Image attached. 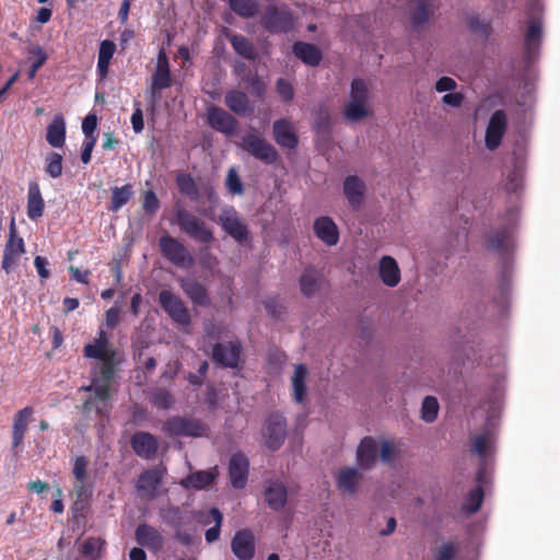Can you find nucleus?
Returning a JSON list of instances; mask_svg holds the SVG:
<instances>
[{
    "mask_svg": "<svg viewBox=\"0 0 560 560\" xmlns=\"http://www.w3.org/2000/svg\"><path fill=\"white\" fill-rule=\"evenodd\" d=\"M73 490L77 499L90 500L93 493L92 485L88 481H75Z\"/></svg>",
    "mask_w": 560,
    "mask_h": 560,
    "instance_id": "338daca9",
    "label": "nucleus"
},
{
    "mask_svg": "<svg viewBox=\"0 0 560 560\" xmlns=\"http://www.w3.org/2000/svg\"><path fill=\"white\" fill-rule=\"evenodd\" d=\"M177 189L187 196L191 201L200 199V192L194 178L189 174H179L176 177Z\"/></svg>",
    "mask_w": 560,
    "mask_h": 560,
    "instance_id": "37998d69",
    "label": "nucleus"
},
{
    "mask_svg": "<svg viewBox=\"0 0 560 560\" xmlns=\"http://www.w3.org/2000/svg\"><path fill=\"white\" fill-rule=\"evenodd\" d=\"M89 460L85 456H77L73 464L72 474L75 481H88Z\"/></svg>",
    "mask_w": 560,
    "mask_h": 560,
    "instance_id": "680f3d73",
    "label": "nucleus"
},
{
    "mask_svg": "<svg viewBox=\"0 0 560 560\" xmlns=\"http://www.w3.org/2000/svg\"><path fill=\"white\" fill-rule=\"evenodd\" d=\"M369 100V90L362 79L355 78L350 84V101L366 103Z\"/></svg>",
    "mask_w": 560,
    "mask_h": 560,
    "instance_id": "864d4df0",
    "label": "nucleus"
},
{
    "mask_svg": "<svg viewBox=\"0 0 560 560\" xmlns=\"http://www.w3.org/2000/svg\"><path fill=\"white\" fill-rule=\"evenodd\" d=\"M208 122L211 128L225 136L235 135L238 128L237 119L218 106H212L208 109Z\"/></svg>",
    "mask_w": 560,
    "mask_h": 560,
    "instance_id": "2eb2a0df",
    "label": "nucleus"
},
{
    "mask_svg": "<svg viewBox=\"0 0 560 560\" xmlns=\"http://www.w3.org/2000/svg\"><path fill=\"white\" fill-rule=\"evenodd\" d=\"M172 86V73L170 69V60L162 48L158 54L155 70L151 77L150 97L152 107L155 106L158 100L161 97V92Z\"/></svg>",
    "mask_w": 560,
    "mask_h": 560,
    "instance_id": "423d86ee",
    "label": "nucleus"
},
{
    "mask_svg": "<svg viewBox=\"0 0 560 560\" xmlns=\"http://www.w3.org/2000/svg\"><path fill=\"white\" fill-rule=\"evenodd\" d=\"M249 459L247 456L237 452L232 454L228 464V475L231 486L234 489H244L248 481Z\"/></svg>",
    "mask_w": 560,
    "mask_h": 560,
    "instance_id": "ddd939ff",
    "label": "nucleus"
},
{
    "mask_svg": "<svg viewBox=\"0 0 560 560\" xmlns=\"http://www.w3.org/2000/svg\"><path fill=\"white\" fill-rule=\"evenodd\" d=\"M225 187L232 195H242L244 192L243 183L234 168H230L225 178Z\"/></svg>",
    "mask_w": 560,
    "mask_h": 560,
    "instance_id": "bf43d9fd",
    "label": "nucleus"
},
{
    "mask_svg": "<svg viewBox=\"0 0 560 560\" xmlns=\"http://www.w3.org/2000/svg\"><path fill=\"white\" fill-rule=\"evenodd\" d=\"M272 136L276 143L282 148L294 150L299 145V137L294 127L285 118H279L273 121Z\"/></svg>",
    "mask_w": 560,
    "mask_h": 560,
    "instance_id": "a211bd4d",
    "label": "nucleus"
},
{
    "mask_svg": "<svg viewBox=\"0 0 560 560\" xmlns=\"http://www.w3.org/2000/svg\"><path fill=\"white\" fill-rule=\"evenodd\" d=\"M131 125L136 133H140L143 130V114L138 101L135 102V110L131 116Z\"/></svg>",
    "mask_w": 560,
    "mask_h": 560,
    "instance_id": "774afa93",
    "label": "nucleus"
},
{
    "mask_svg": "<svg viewBox=\"0 0 560 560\" xmlns=\"http://www.w3.org/2000/svg\"><path fill=\"white\" fill-rule=\"evenodd\" d=\"M361 480L362 475L355 468H341L337 476V486L339 490L352 494Z\"/></svg>",
    "mask_w": 560,
    "mask_h": 560,
    "instance_id": "f704fd0d",
    "label": "nucleus"
},
{
    "mask_svg": "<svg viewBox=\"0 0 560 560\" xmlns=\"http://www.w3.org/2000/svg\"><path fill=\"white\" fill-rule=\"evenodd\" d=\"M46 173L52 177L58 178L62 174V156L52 152L47 156Z\"/></svg>",
    "mask_w": 560,
    "mask_h": 560,
    "instance_id": "13d9d810",
    "label": "nucleus"
},
{
    "mask_svg": "<svg viewBox=\"0 0 560 560\" xmlns=\"http://www.w3.org/2000/svg\"><path fill=\"white\" fill-rule=\"evenodd\" d=\"M180 288L194 305L207 307L211 300L207 288L194 279H182Z\"/></svg>",
    "mask_w": 560,
    "mask_h": 560,
    "instance_id": "5701e85b",
    "label": "nucleus"
},
{
    "mask_svg": "<svg viewBox=\"0 0 560 560\" xmlns=\"http://www.w3.org/2000/svg\"><path fill=\"white\" fill-rule=\"evenodd\" d=\"M163 472L159 469H150L142 472L138 479V490L153 493L162 482Z\"/></svg>",
    "mask_w": 560,
    "mask_h": 560,
    "instance_id": "79ce46f5",
    "label": "nucleus"
},
{
    "mask_svg": "<svg viewBox=\"0 0 560 560\" xmlns=\"http://www.w3.org/2000/svg\"><path fill=\"white\" fill-rule=\"evenodd\" d=\"M229 9L243 19H253L259 13L256 0H228Z\"/></svg>",
    "mask_w": 560,
    "mask_h": 560,
    "instance_id": "58836bf2",
    "label": "nucleus"
},
{
    "mask_svg": "<svg viewBox=\"0 0 560 560\" xmlns=\"http://www.w3.org/2000/svg\"><path fill=\"white\" fill-rule=\"evenodd\" d=\"M313 231L315 236L328 246L336 245L339 242V229L329 217L317 218L314 221Z\"/></svg>",
    "mask_w": 560,
    "mask_h": 560,
    "instance_id": "aec40b11",
    "label": "nucleus"
},
{
    "mask_svg": "<svg viewBox=\"0 0 560 560\" xmlns=\"http://www.w3.org/2000/svg\"><path fill=\"white\" fill-rule=\"evenodd\" d=\"M380 277L388 287H395L400 281V270L396 260L385 256L380 261Z\"/></svg>",
    "mask_w": 560,
    "mask_h": 560,
    "instance_id": "c9c22d12",
    "label": "nucleus"
},
{
    "mask_svg": "<svg viewBox=\"0 0 560 560\" xmlns=\"http://www.w3.org/2000/svg\"><path fill=\"white\" fill-rule=\"evenodd\" d=\"M276 91L280 98L284 102H290L294 98V89L292 83L284 78H279L276 81Z\"/></svg>",
    "mask_w": 560,
    "mask_h": 560,
    "instance_id": "e2e57ef3",
    "label": "nucleus"
},
{
    "mask_svg": "<svg viewBox=\"0 0 560 560\" xmlns=\"http://www.w3.org/2000/svg\"><path fill=\"white\" fill-rule=\"evenodd\" d=\"M307 370L305 364H298L292 376L293 397L296 402H303L306 394V380Z\"/></svg>",
    "mask_w": 560,
    "mask_h": 560,
    "instance_id": "ea45409f",
    "label": "nucleus"
},
{
    "mask_svg": "<svg viewBox=\"0 0 560 560\" xmlns=\"http://www.w3.org/2000/svg\"><path fill=\"white\" fill-rule=\"evenodd\" d=\"M492 443L493 434L490 432H483L474 438L471 452L477 454L480 458H485Z\"/></svg>",
    "mask_w": 560,
    "mask_h": 560,
    "instance_id": "3c124183",
    "label": "nucleus"
},
{
    "mask_svg": "<svg viewBox=\"0 0 560 560\" xmlns=\"http://www.w3.org/2000/svg\"><path fill=\"white\" fill-rule=\"evenodd\" d=\"M224 103L236 115L248 116L254 113V106L249 97L242 91L232 90L226 92Z\"/></svg>",
    "mask_w": 560,
    "mask_h": 560,
    "instance_id": "a878e982",
    "label": "nucleus"
},
{
    "mask_svg": "<svg viewBox=\"0 0 560 560\" xmlns=\"http://www.w3.org/2000/svg\"><path fill=\"white\" fill-rule=\"evenodd\" d=\"M365 184L358 176H347L343 180V195L352 209H359L362 205Z\"/></svg>",
    "mask_w": 560,
    "mask_h": 560,
    "instance_id": "bb28decb",
    "label": "nucleus"
},
{
    "mask_svg": "<svg viewBox=\"0 0 560 560\" xmlns=\"http://www.w3.org/2000/svg\"><path fill=\"white\" fill-rule=\"evenodd\" d=\"M262 26L270 33H289L295 26L293 13L285 8L269 5L260 20Z\"/></svg>",
    "mask_w": 560,
    "mask_h": 560,
    "instance_id": "0eeeda50",
    "label": "nucleus"
},
{
    "mask_svg": "<svg viewBox=\"0 0 560 560\" xmlns=\"http://www.w3.org/2000/svg\"><path fill=\"white\" fill-rule=\"evenodd\" d=\"M97 129V115L91 113L86 115L82 121V131L85 136V140L97 138L95 130Z\"/></svg>",
    "mask_w": 560,
    "mask_h": 560,
    "instance_id": "0e129e2a",
    "label": "nucleus"
},
{
    "mask_svg": "<svg viewBox=\"0 0 560 560\" xmlns=\"http://www.w3.org/2000/svg\"><path fill=\"white\" fill-rule=\"evenodd\" d=\"M110 384L98 386L96 393L86 398L82 405L84 413L95 412L98 416H107L110 411Z\"/></svg>",
    "mask_w": 560,
    "mask_h": 560,
    "instance_id": "dca6fc26",
    "label": "nucleus"
},
{
    "mask_svg": "<svg viewBox=\"0 0 560 560\" xmlns=\"http://www.w3.org/2000/svg\"><path fill=\"white\" fill-rule=\"evenodd\" d=\"M262 436L265 439V445L269 450H279L287 436L285 418L279 412L269 413L265 421Z\"/></svg>",
    "mask_w": 560,
    "mask_h": 560,
    "instance_id": "1a4fd4ad",
    "label": "nucleus"
},
{
    "mask_svg": "<svg viewBox=\"0 0 560 560\" xmlns=\"http://www.w3.org/2000/svg\"><path fill=\"white\" fill-rule=\"evenodd\" d=\"M242 355V345L238 341L219 342L212 348V360L222 368H237Z\"/></svg>",
    "mask_w": 560,
    "mask_h": 560,
    "instance_id": "9b49d317",
    "label": "nucleus"
},
{
    "mask_svg": "<svg viewBox=\"0 0 560 560\" xmlns=\"http://www.w3.org/2000/svg\"><path fill=\"white\" fill-rule=\"evenodd\" d=\"M34 413V409L31 406H26L15 412L13 416V447H18L27 431L28 422Z\"/></svg>",
    "mask_w": 560,
    "mask_h": 560,
    "instance_id": "c85d7f7f",
    "label": "nucleus"
},
{
    "mask_svg": "<svg viewBox=\"0 0 560 560\" xmlns=\"http://www.w3.org/2000/svg\"><path fill=\"white\" fill-rule=\"evenodd\" d=\"M508 130V115L503 109H497L490 117L486 129L485 143L489 150L500 147Z\"/></svg>",
    "mask_w": 560,
    "mask_h": 560,
    "instance_id": "f8f14e48",
    "label": "nucleus"
},
{
    "mask_svg": "<svg viewBox=\"0 0 560 560\" xmlns=\"http://www.w3.org/2000/svg\"><path fill=\"white\" fill-rule=\"evenodd\" d=\"M25 253V245L22 237L16 233V225L11 221L10 235L5 243L2 257V269L9 275L18 266L22 255Z\"/></svg>",
    "mask_w": 560,
    "mask_h": 560,
    "instance_id": "9d476101",
    "label": "nucleus"
},
{
    "mask_svg": "<svg viewBox=\"0 0 560 560\" xmlns=\"http://www.w3.org/2000/svg\"><path fill=\"white\" fill-rule=\"evenodd\" d=\"M228 39L233 50L248 60H256L258 58V51L253 44L252 39L242 34H230Z\"/></svg>",
    "mask_w": 560,
    "mask_h": 560,
    "instance_id": "2f4dec72",
    "label": "nucleus"
},
{
    "mask_svg": "<svg viewBox=\"0 0 560 560\" xmlns=\"http://www.w3.org/2000/svg\"><path fill=\"white\" fill-rule=\"evenodd\" d=\"M163 430L170 436L200 438L207 433L208 427L194 417L172 416L164 422Z\"/></svg>",
    "mask_w": 560,
    "mask_h": 560,
    "instance_id": "7ed1b4c3",
    "label": "nucleus"
},
{
    "mask_svg": "<svg viewBox=\"0 0 560 560\" xmlns=\"http://www.w3.org/2000/svg\"><path fill=\"white\" fill-rule=\"evenodd\" d=\"M292 49L295 57L306 66L317 67L323 60L320 49L313 44L296 42Z\"/></svg>",
    "mask_w": 560,
    "mask_h": 560,
    "instance_id": "c756f323",
    "label": "nucleus"
},
{
    "mask_svg": "<svg viewBox=\"0 0 560 560\" xmlns=\"http://www.w3.org/2000/svg\"><path fill=\"white\" fill-rule=\"evenodd\" d=\"M458 553L459 545L457 541H444L433 551V560H456Z\"/></svg>",
    "mask_w": 560,
    "mask_h": 560,
    "instance_id": "49530a36",
    "label": "nucleus"
},
{
    "mask_svg": "<svg viewBox=\"0 0 560 560\" xmlns=\"http://www.w3.org/2000/svg\"><path fill=\"white\" fill-rule=\"evenodd\" d=\"M542 37V24L539 20H530L525 34V52L528 59L534 58Z\"/></svg>",
    "mask_w": 560,
    "mask_h": 560,
    "instance_id": "7c9ffc66",
    "label": "nucleus"
},
{
    "mask_svg": "<svg viewBox=\"0 0 560 560\" xmlns=\"http://www.w3.org/2000/svg\"><path fill=\"white\" fill-rule=\"evenodd\" d=\"M116 51V45L112 39H103L97 51L96 71L101 78L108 73L110 60Z\"/></svg>",
    "mask_w": 560,
    "mask_h": 560,
    "instance_id": "72a5a7b5",
    "label": "nucleus"
},
{
    "mask_svg": "<svg viewBox=\"0 0 560 560\" xmlns=\"http://www.w3.org/2000/svg\"><path fill=\"white\" fill-rule=\"evenodd\" d=\"M206 520H200L201 523L205 525H208L210 521L208 520L211 517L215 525L213 527H210L206 530V540L208 542H213L220 538V528L222 527V514L219 510V508H211L209 514L206 516Z\"/></svg>",
    "mask_w": 560,
    "mask_h": 560,
    "instance_id": "a18cd8bd",
    "label": "nucleus"
},
{
    "mask_svg": "<svg viewBox=\"0 0 560 560\" xmlns=\"http://www.w3.org/2000/svg\"><path fill=\"white\" fill-rule=\"evenodd\" d=\"M159 246L162 256L176 267L188 269L195 264L187 247L172 235L161 236Z\"/></svg>",
    "mask_w": 560,
    "mask_h": 560,
    "instance_id": "20e7f679",
    "label": "nucleus"
},
{
    "mask_svg": "<svg viewBox=\"0 0 560 560\" xmlns=\"http://www.w3.org/2000/svg\"><path fill=\"white\" fill-rule=\"evenodd\" d=\"M511 240V233L503 229L495 231L490 235L488 242L489 246L495 249L498 253H506L509 249V241Z\"/></svg>",
    "mask_w": 560,
    "mask_h": 560,
    "instance_id": "603ef678",
    "label": "nucleus"
},
{
    "mask_svg": "<svg viewBox=\"0 0 560 560\" xmlns=\"http://www.w3.org/2000/svg\"><path fill=\"white\" fill-rule=\"evenodd\" d=\"M151 402L159 409H170L175 404V398L166 389H155L151 394Z\"/></svg>",
    "mask_w": 560,
    "mask_h": 560,
    "instance_id": "5fc2aeb1",
    "label": "nucleus"
},
{
    "mask_svg": "<svg viewBox=\"0 0 560 560\" xmlns=\"http://www.w3.org/2000/svg\"><path fill=\"white\" fill-rule=\"evenodd\" d=\"M106 541L101 537H89L80 548V553L90 560H96L102 557L105 550Z\"/></svg>",
    "mask_w": 560,
    "mask_h": 560,
    "instance_id": "a19ab883",
    "label": "nucleus"
},
{
    "mask_svg": "<svg viewBox=\"0 0 560 560\" xmlns=\"http://www.w3.org/2000/svg\"><path fill=\"white\" fill-rule=\"evenodd\" d=\"M162 517L164 521L174 527L175 529H179L192 521V515L189 513H183L178 508H168L166 511L162 513Z\"/></svg>",
    "mask_w": 560,
    "mask_h": 560,
    "instance_id": "c03bdc74",
    "label": "nucleus"
},
{
    "mask_svg": "<svg viewBox=\"0 0 560 560\" xmlns=\"http://www.w3.org/2000/svg\"><path fill=\"white\" fill-rule=\"evenodd\" d=\"M264 499L272 511H281L288 501L287 487L280 481L270 482L264 490Z\"/></svg>",
    "mask_w": 560,
    "mask_h": 560,
    "instance_id": "393cba45",
    "label": "nucleus"
},
{
    "mask_svg": "<svg viewBox=\"0 0 560 560\" xmlns=\"http://www.w3.org/2000/svg\"><path fill=\"white\" fill-rule=\"evenodd\" d=\"M370 115L366 103L349 101L346 109H343V117L349 121H359Z\"/></svg>",
    "mask_w": 560,
    "mask_h": 560,
    "instance_id": "de8ad7c7",
    "label": "nucleus"
},
{
    "mask_svg": "<svg viewBox=\"0 0 560 560\" xmlns=\"http://www.w3.org/2000/svg\"><path fill=\"white\" fill-rule=\"evenodd\" d=\"M141 206L144 213L153 217L160 209V200L153 190H147L141 198Z\"/></svg>",
    "mask_w": 560,
    "mask_h": 560,
    "instance_id": "6e6d98bb",
    "label": "nucleus"
},
{
    "mask_svg": "<svg viewBox=\"0 0 560 560\" xmlns=\"http://www.w3.org/2000/svg\"><path fill=\"white\" fill-rule=\"evenodd\" d=\"M217 478V474L213 471H197L188 475L185 479L180 481V485L185 488H192L196 490L205 489L211 486Z\"/></svg>",
    "mask_w": 560,
    "mask_h": 560,
    "instance_id": "e433bc0d",
    "label": "nucleus"
},
{
    "mask_svg": "<svg viewBox=\"0 0 560 560\" xmlns=\"http://www.w3.org/2000/svg\"><path fill=\"white\" fill-rule=\"evenodd\" d=\"M300 282L303 295L312 296L318 289L319 275L313 269H305Z\"/></svg>",
    "mask_w": 560,
    "mask_h": 560,
    "instance_id": "09e8293b",
    "label": "nucleus"
},
{
    "mask_svg": "<svg viewBox=\"0 0 560 560\" xmlns=\"http://www.w3.org/2000/svg\"><path fill=\"white\" fill-rule=\"evenodd\" d=\"M131 446L139 457L148 459L155 456L159 441L153 434L139 431L132 435Z\"/></svg>",
    "mask_w": 560,
    "mask_h": 560,
    "instance_id": "412c9836",
    "label": "nucleus"
},
{
    "mask_svg": "<svg viewBox=\"0 0 560 560\" xmlns=\"http://www.w3.org/2000/svg\"><path fill=\"white\" fill-rule=\"evenodd\" d=\"M231 550L238 560H252L255 557V537L248 529L237 530L231 540Z\"/></svg>",
    "mask_w": 560,
    "mask_h": 560,
    "instance_id": "f3484780",
    "label": "nucleus"
},
{
    "mask_svg": "<svg viewBox=\"0 0 560 560\" xmlns=\"http://www.w3.org/2000/svg\"><path fill=\"white\" fill-rule=\"evenodd\" d=\"M136 541L154 552H159L164 546L163 535L148 524H140L136 527Z\"/></svg>",
    "mask_w": 560,
    "mask_h": 560,
    "instance_id": "4be33fe9",
    "label": "nucleus"
},
{
    "mask_svg": "<svg viewBox=\"0 0 560 560\" xmlns=\"http://www.w3.org/2000/svg\"><path fill=\"white\" fill-rule=\"evenodd\" d=\"M175 222L179 226L180 232L207 248L215 240L214 232L207 222L186 210V208H182V206L175 208Z\"/></svg>",
    "mask_w": 560,
    "mask_h": 560,
    "instance_id": "f03ea898",
    "label": "nucleus"
},
{
    "mask_svg": "<svg viewBox=\"0 0 560 560\" xmlns=\"http://www.w3.org/2000/svg\"><path fill=\"white\" fill-rule=\"evenodd\" d=\"M422 418L427 423L435 420L439 411V404L435 397L427 396L422 402Z\"/></svg>",
    "mask_w": 560,
    "mask_h": 560,
    "instance_id": "4d7b16f0",
    "label": "nucleus"
},
{
    "mask_svg": "<svg viewBox=\"0 0 560 560\" xmlns=\"http://www.w3.org/2000/svg\"><path fill=\"white\" fill-rule=\"evenodd\" d=\"M47 142L52 148H61L66 141V121L61 114H56L52 117V121L48 125Z\"/></svg>",
    "mask_w": 560,
    "mask_h": 560,
    "instance_id": "473e14b6",
    "label": "nucleus"
},
{
    "mask_svg": "<svg viewBox=\"0 0 560 560\" xmlns=\"http://www.w3.org/2000/svg\"><path fill=\"white\" fill-rule=\"evenodd\" d=\"M222 230L238 243L248 240L249 231L247 225L240 219L234 208L224 210L219 217Z\"/></svg>",
    "mask_w": 560,
    "mask_h": 560,
    "instance_id": "4468645a",
    "label": "nucleus"
},
{
    "mask_svg": "<svg viewBox=\"0 0 560 560\" xmlns=\"http://www.w3.org/2000/svg\"><path fill=\"white\" fill-rule=\"evenodd\" d=\"M133 195L135 191L131 184H126L121 187H113L108 211H118L121 207L129 202Z\"/></svg>",
    "mask_w": 560,
    "mask_h": 560,
    "instance_id": "4c0bfd02",
    "label": "nucleus"
},
{
    "mask_svg": "<svg viewBox=\"0 0 560 560\" xmlns=\"http://www.w3.org/2000/svg\"><path fill=\"white\" fill-rule=\"evenodd\" d=\"M31 54L36 57V59L33 61L28 69V78L33 79L36 75L37 71L46 63L48 56L39 46L34 47L31 50Z\"/></svg>",
    "mask_w": 560,
    "mask_h": 560,
    "instance_id": "052dcab7",
    "label": "nucleus"
},
{
    "mask_svg": "<svg viewBox=\"0 0 560 560\" xmlns=\"http://www.w3.org/2000/svg\"><path fill=\"white\" fill-rule=\"evenodd\" d=\"M83 354L88 359L100 361L97 369L93 370L92 384L81 387L83 392L95 394L98 386L112 383L116 375V369L124 358L113 347L107 332L102 328L98 329L93 342L84 346Z\"/></svg>",
    "mask_w": 560,
    "mask_h": 560,
    "instance_id": "f257e3e1",
    "label": "nucleus"
},
{
    "mask_svg": "<svg viewBox=\"0 0 560 560\" xmlns=\"http://www.w3.org/2000/svg\"><path fill=\"white\" fill-rule=\"evenodd\" d=\"M240 147L265 164H273L279 159L276 148L260 138L255 129L242 138Z\"/></svg>",
    "mask_w": 560,
    "mask_h": 560,
    "instance_id": "39448f33",
    "label": "nucleus"
},
{
    "mask_svg": "<svg viewBox=\"0 0 560 560\" xmlns=\"http://www.w3.org/2000/svg\"><path fill=\"white\" fill-rule=\"evenodd\" d=\"M315 126L317 131H324L329 129L330 126V113L328 107L320 106L316 113Z\"/></svg>",
    "mask_w": 560,
    "mask_h": 560,
    "instance_id": "69168bd1",
    "label": "nucleus"
},
{
    "mask_svg": "<svg viewBox=\"0 0 560 560\" xmlns=\"http://www.w3.org/2000/svg\"><path fill=\"white\" fill-rule=\"evenodd\" d=\"M436 9L435 0H411L408 7L409 18L415 30L424 26Z\"/></svg>",
    "mask_w": 560,
    "mask_h": 560,
    "instance_id": "6ab92c4d",
    "label": "nucleus"
},
{
    "mask_svg": "<svg viewBox=\"0 0 560 560\" xmlns=\"http://www.w3.org/2000/svg\"><path fill=\"white\" fill-rule=\"evenodd\" d=\"M377 442L371 436L363 438L357 448V462L359 467L364 470L371 469L377 460Z\"/></svg>",
    "mask_w": 560,
    "mask_h": 560,
    "instance_id": "b1692460",
    "label": "nucleus"
},
{
    "mask_svg": "<svg viewBox=\"0 0 560 560\" xmlns=\"http://www.w3.org/2000/svg\"><path fill=\"white\" fill-rule=\"evenodd\" d=\"M159 304L173 322L180 326H189L191 317L188 308L178 295L171 290H161L159 293Z\"/></svg>",
    "mask_w": 560,
    "mask_h": 560,
    "instance_id": "6e6552de",
    "label": "nucleus"
},
{
    "mask_svg": "<svg viewBox=\"0 0 560 560\" xmlns=\"http://www.w3.org/2000/svg\"><path fill=\"white\" fill-rule=\"evenodd\" d=\"M483 500V490L481 487L471 489L465 498L463 509L468 514H474L479 511Z\"/></svg>",
    "mask_w": 560,
    "mask_h": 560,
    "instance_id": "8fccbe9b",
    "label": "nucleus"
},
{
    "mask_svg": "<svg viewBox=\"0 0 560 560\" xmlns=\"http://www.w3.org/2000/svg\"><path fill=\"white\" fill-rule=\"evenodd\" d=\"M44 211L45 200L42 196L39 185L36 182H30L26 203L27 217L31 220H37L43 217Z\"/></svg>",
    "mask_w": 560,
    "mask_h": 560,
    "instance_id": "cd10ccee",
    "label": "nucleus"
}]
</instances>
